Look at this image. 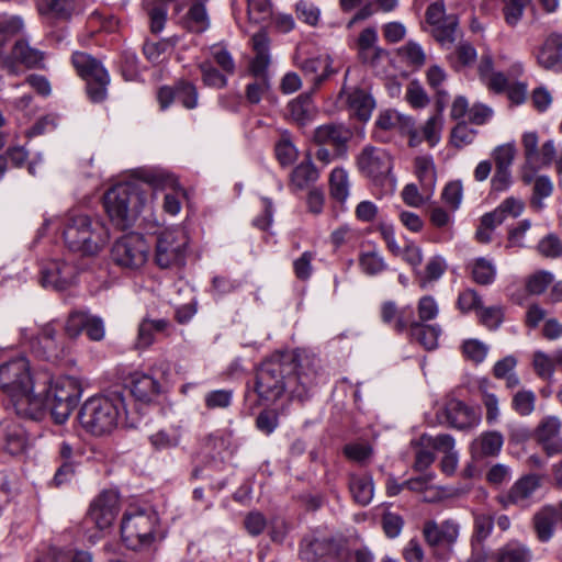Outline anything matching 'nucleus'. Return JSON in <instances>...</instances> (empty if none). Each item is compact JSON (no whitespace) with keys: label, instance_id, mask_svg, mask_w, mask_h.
I'll use <instances>...</instances> for the list:
<instances>
[{"label":"nucleus","instance_id":"1","mask_svg":"<svg viewBox=\"0 0 562 562\" xmlns=\"http://www.w3.org/2000/svg\"><path fill=\"white\" fill-rule=\"evenodd\" d=\"M318 370L314 358L295 352H276L256 372L255 391L258 397L274 403L284 394L300 402L310 398L317 385Z\"/></svg>","mask_w":562,"mask_h":562},{"label":"nucleus","instance_id":"2","mask_svg":"<svg viewBox=\"0 0 562 562\" xmlns=\"http://www.w3.org/2000/svg\"><path fill=\"white\" fill-rule=\"evenodd\" d=\"M146 203L147 195L137 182L116 183L103 198L105 212L120 231L133 227Z\"/></svg>","mask_w":562,"mask_h":562},{"label":"nucleus","instance_id":"3","mask_svg":"<svg viewBox=\"0 0 562 562\" xmlns=\"http://www.w3.org/2000/svg\"><path fill=\"white\" fill-rule=\"evenodd\" d=\"M124 412L128 415L125 400L121 393L113 392L111 396H91L81 406L78 413L80 426L94 436L110 432L117 424Z\"/></svg>","mask_w":562,"mask_h":562},{"label":"nucleus","instance_id":"4","mask_svg":"<svg viewBox=\"0 0 562 562\" xmlns=\"http://www.w3.org/2000/svg\"><path fill=\"white\" fill-rule=\"evenodd\" d=\"M158 516L154 510L127 512L121 524L122 540L132 550L148 548L155 540Z\"/></svg>","mask_w":562,"mask_h":562},{"label":"nucleus","instance_id":"5","mask_svg":"<svg viewBox=\"0 0 562 562\" xmlns=\"http://www.w3.org/2000/svg\"><path fill=\"white\" fill-rule=\"evenodd\" d=\"M108 239L102 222L87 214L72 216V251L83 257H94Z\"/></svg>","mask_w":562,"mask_h":562},{"label":"nucleus","instance_id":"6","mask_svg":"<svg viewBox=\"0 0 562 562\" xmlns=\"http://www.w3.org/2000/svg\"><path fill=\"white\" fill-rule=\"evenodd\" d=\"M72 66L86 82V91L90 101L102 102L108 95L110 75L101 61L86 53H72Z\"/></svg>","mask_w":562,"mask_h":562},{"label":"nucleus","instance_id":"7","mask_svg":"<svg viewBox=\"0 0 562 562\" xmlns=\"http://www.w3.org/2000/svg\"><path fill=\"white\" fill-rule=\"evenodd\" d=\"M189 237L183 228L166 229L156 238L154 260L161 269L180 268L186 265Z\"/></svg>","mask_w":562,"mask_h":562},{"label":"nucleus","instance_id":"8","mask_svg":"<svg viewBox=\"0 0 562 562\" xmlns=\"http://www.w3.org/2000/svg\"><path fill=\"white\" fill-rule=\"evenodd\" d=\"M46 371L31 373L30 362L24 357L12 359L0 364V389L9 396L40 386V381Z\"/></svg>","mask_w":562,"mask_h":562},{"label":"nucleus","instance_id":"9","mask_svg":"<svg viewBox=\"0 0 562 562\" xmlns=\"http://www.w3.org/2000/svg\"><path fill=\"white\" fill-rule=\"evenodd\" d=\"M422 532L428 547L435 549V558L438 561L446 562L453 554V546L458 540L460 526L453 519H447L441 524L435 520H426Z\"/></svg>","mask_w":562,"mask_h":562},{"label":"nucleus","instance_id":"10","mask_svg":"<svg viewBox=\"0 0 562 562\" xmlns=\"http://www.w3.org/2000/svg\"><path fill=\"white\" fill-rule=\"evenodd\" d=\"M111 258L121 268L139 269L147 261L148 245L139 234L125 235L112 246Z\"/></svg>","mask_w":562,"mask_h":562},{"label":"nucleus","instance_id":"11","mask_svg":"<svg viewBox=\"0 0 562 562\" xmlns=\"http://www.w3.org/2000/svg\"><path fill=\"white\" fill-rule=\"evenodd\" d=\"M43 63L44 53L23 38L16 40L7 53H0V68L9 75L21 74L22 68H42Z\"/></svg>","mask_w":562,"mask_h":562},{"label":"nucleus","instance_id":"12","mask_svg":"<svg viewBox=\"0 0 562 562\" xmlns=\"http://www.w3.org/2000/svg\"><path fill=\"white\" fill-rule=\"evenodd\" d=\"M50 375L44 373L40 386L30 387L10 396V402L15 414L22 418L41 420L45 416V398Z\"/></svg>","mask_w":562,"mask_h":562},{"label":"nucleus","instance_id":"13","mask_svg":"<svg viewBox=\"0 0 562 562\" xmlns=\"http://www.w3.org/2000/svg\"><path fill=\"white\" fill-rule=\"evenodd\" d=\"M50 375L44 373L40 386L30 387L10 396V402L15 414L22 418L41 420L45 416V398Z\"/></svg>","mask_w":562,"mask_h":562},{"label":"nucleus","instance_id":"14","mask_svg":"<svg viewBox=\"0 0 562 562\" xmlns=\"http://www.w3.org/2000/svg\"><path fill=\"white\" fill-rule=\"evenodd\" d=\"M426 22L432 26V37L445 48H451L457 40L459 19L456 14H446L442 0L428 5L425 13Z\"/></svg>","mask_w":562,"mask_h":562},{"label":"nucleus","instance_id":"15","mask_svg":"<svg viewBox=\"0 0 562 562\" xmlns=\"http://www.w3.org/2000/svg\"><path fill=\"white\" fill-rule=\"evenodd\" d=\"M357 166L363 176L378 184H383L391 176L393 160L385 149L368 145L358 155Z\"/></svg>","mask_w":562,"mask_h":562},{"label":"nucleus","instance_id":"16","mask_svg":"<svg viewBox=\"0 0 562 562\" xmlns=\"http://www.w3.org/2000/svg\"><path fill=\"white\" fill-rule=\"evenodd\" d=\"M436 415L440 424H447L459 430L471 429L477 426L481 420L480 414L457 398L447 401Z\"/></svg>","mask_w":562,"mask_h":562},{"label":"nucleus","instance_id":"17","mask_svg":"<svg viewBox=\"0 0 562 562\" xmlns=\"http://www.w3.org/2000/svg\"><path fill=\"white\" fill-rule=\"evenodd\" d=\"M335 552V539L321 530L306 532L299 543V558L303 562H318Z\"/></svg>","mask_w":562,"mask_h":562},{"label":"nucleus","instance_id":"18","mask_svg":"<svg viewBox=\"0 0 562 562\" xmlns=\"http://www.w3.org/2000/svg\"><path fill=\"white\" fill-rule=\"evenodd\" d=\"M562 422L557 416L543 417L533 430V439L548 457L562 454Z\"/></svg>","mask_w":562,"mask_h":562},{"label":"nucleus","instance_id":"19","mask_svg":"<svg viewBox=\"0 0 562 562\" xmlns=\"http://www.w3.org/2000/svg\"><path fill=\"white\" fill-rule=\"evenodd\" d=\"M541 486V477L538 474L529 473L519 477L506 494L498 497L503 507L510 505L526 508L530 505L531 498Z\"/></svg>","mask_w":562,"mask_h":562},{"label":"nucleus","instance_id":"20","mask_svg":"<svg viewBox=\"0 0 562 562\" xmlns=\"http://www.w3.org/2000/svg\"><path fill=\"white\" fill-rule=\"evenodd\" d=\"M117 514L119 494L115 491L108 490L100 493L92 502L88 517L100 530H103L113 524Z\"/></svg>","mask_w":562,"mask_h":562},{"label":"nucleus","instance_id":"21","mask_svg":"<svg viewBox=\"0 0 562 562\" xmlns=\"http://www.w3.org/2000/svg\"><path fill=\"white\" fill-rule=\"evenodd\" d=\"M351 137V131L342 124H325L314 131V142L319 146L331 145L337 157L346 155Z\"/></svg>","mask_w":562,"mask_h":562},{"label":"nucleus","instance_id":"22","mask_svg":"<svg viewBox=\"0 0 562 562\" xmlns=\"http://www.w3.org/2000/svg\"><path fill=\"white\" fill-rule=\"evenodd\" d=\"M46 394L52 395L50 414L54 422L63 425L70 416V379L65 378L48 384Z\"/></svg>","mask_w":562,"mask_h":562},{"label":"nucleus","instance_id":"23","mask_svg":"<svg viewBox=\"0 0 562 562\" xmlns=\"http://www.w3.org/2000/svg\"><path fill=\"white\" fill-rule=\"evenodd\" d=\"M538 65L554 72H562V34L550 33L536 54Z\"/></svg>","mask_w":562,"mask_h":562},{"label":"nucleus","instance_id":"24","mask_svg":"<svg viewBox=\"0 0 562 562\" xmlns=\"http://www.w3.org/2000/svg\"><path fill=\"white\" fill-rule=\"evenodd\" d=\"M81 333L92 341H101L105 336L102 318L85 311H72V339Z\"/></svg>","mask_w":562,"mask_h":562},{"label":"nucleus","instance_id":"25","mask_svg":"<svg viewBox=\"0 0 562 562\" xmlns=\"http://www.w3.org/2000/svg\"><path fill=\"white\" fill-rule=\"evenodd\" d=\"M559 518V510L551 505H546L533 514L532 528L540 542H548L553 538Z\"/></svg>","mask_w":562,"mask_h":562},{"label":"nucleus","instance_id":"26","mask_svg":"<svg viewBox=\"0 0 562 562\" xmlns=\"http://www.w3.org/2000/svg\"><path fill=\"white\" fill-rule=\"evenodd\" d=\"M414 311L406 306L398 308L395 302L386 301L381 305V319L391 326L397 334L408 330L409 324L414 321Z\"/></svg>","mask_w":562,"mask_h":562},{"label":"nucleus","instance_id":"27","mask_svg":"<svg viewBox=\"0 0 562 562\" xmlns=\"http://www.w3.org/2000/svg\"><path fill=\"white\" fill-rule=\"evenodd\" d=\"M375 126L383 131L398 130L400 132L408 133L411 136V145H413L414 139L417 137L412 117L404 116L393 110L381 112L375 122Z\"/></svg>","mask_w":562,"mask_h":562},{"label":"nucleus","instance_id":"28","mask_svg":"<svg viewBox=\"0 0 562 562\" xmlns=\"http://www.w3.org/2000/svg\"><path fill=\"white\" fill-rule=\"evenodd\" d=\"M70 269L65 261H54L42 272V285L63 292L69 288Z\"/></svg>","mask_w":562,"mask_h":562},{"label":"nucleus","instance_id":"29","mask_svg":"<svg viewBox=\"0 0 562 562\" xmlns=\"http://www.w3.org/2000/svg\"><path fill=\"white\" fill-rule=\"evenodd\" d=\"M171 327L169 321L165 318L150 319L144 318L138 325V334L136 347L139 349L148 348L153 345L157 334L168 335V329Z\"/></svg>","mask_w":562,"mask_h":562},{"label":"nucleus","instance_id":"30","mask_svg":"<svg viewBox=\"0 0 562 562\" xmlns=\"http://www.w3.org/2000/svg\"><path fill=\"white\" fill-rule=\"evenodd\" d=\"M160 383L148 374H134L132 378L131 394L142 403L151 402L159 393Z\"/></svg>","mask_w":562,"mask_h":562},{"label":"nucleus","instance_id":"31","mask_svg":"<svg viewBox=\"0 0 562 562\" xmlns=\"http://www.w3.org/2000/svg\"><path fill=\"white\" fill-rule=\"evenodd\" d=\"M288 110L294 122L299 125H305L311 122L315 114L316 108L312 99V92H305L297 95L288 103Z\"/></svg>","mask_w":562,"mask_h":562},{"label":"nucleus","instance_id":"32","mask_svg":"<svg viewBox=\"0 0 562 562\" xmlns=\"http://www.w3.org/2000/svg\"><path fill=\"white\" fill-rule=\"evenodd\" d=\"M440 333L441 330L438 326L426 325L417 321H413L408 328L411 339L419 344L426 350H434L438 347Z\"/></svg>","mask_w":562,"mask_h":562},{"label":"nucleus","instance_id":"33","mask_svg":"<svg viewBox=\"0 0 562 562\" xmlns=\"http://www.w3.org/2000/svg\"><path fill=\"white\" fill-rule=\"evenodd\" d=\"M319 178V171L313 164L311 155L301 161L291 172V187L296 190H304Z\"/></svg>","mask_w":562,"mask_h":562},{"label":"nucleus","instance_id":"34","mask_svg":"<svg viewBox=\"0 0 562 562\" xmlns=\"http://www.w3.org/2000/svg\"><path fill=\"white\" fill-rule=\"evenodd\" d=\"M204 3L205 2H195L183 16V27L188 32L201 34L210 27V18Z\"/></svg>","mask_w":562,"mask_h":562},{"label":"nucleus","instance_id":"35","mask_svg":"<svg viewBox=\"0 0 562 562\" xmlns=\"http://www.w3.org/2000/svg\"><path fill=\"white\" fill-rule=\"evenodd\" d=\"M347 103L350 111L360 121H368L375 106V102L371 94L363 89H355L348 94Z\"/></svg>","mask_w":562,"mask_h":562},{"label":"nucleus","instance_id":"36","mask_svg":"<svg viewBox=\"0 0 562 562\" xmlns=\"http://www.w3.org/2000/svg\"><path fill=\"white\" fill-rule=\"evenodd\" d=\"M349 491L353 501L360 506H367L373 498V480L370 475L351 474L349 476Z\"/></svg>","mask_w":562,"mask_h":562},{"label":"nucleus","instance_id":"37","mask_svg":"<svg viewBox=\"0 0 562 562\" xmlns=\"http://www.w3.org/2000/svg\"><path fill=\"white\" fill-rule=\"evenodd\" d=\"M504 438L498 431H485L475 439L472 448L481 457L497 456L503 447Z\"/></svg>","mask_w":562,"mask_h":562},{"label":"nucleus","instance_id":"38","mask_svg":"<svg viewBox=\"0 0 562 562\" xmlns=\"http://www.w3.org/2000/svg\"><path fill=\"white\" fill-rule=\"evenodd\" d=\"M3 448L10 454L21 453L26 446L25 430L16 424H8L2 429Z\"/></svg>","mask_w":562,"mask_h":562},{"label":"nucleus","instance_id":"39","mask_svg":"<svg viewBox=\"0 0 562 562\" xmlns=\"http://www.w3.org/2000/svg\"><path fill=\"white\" fill-rule=\"evenodd\" d=\"M468 268L471 271L472 280L480 285H490L495 281L496 267L486 258H475Z\"/></svg>","mask_w":562,"mask_h":562},{"label":"nucleus","instance_id":"40","mask_svg":"<svg viewBox=\"0 0 562 562\" xmlns=\"http://www.w3.org/2000/svg\"><path fill=\"white\" fill-rule=\"evenodd\" d=\"M301 69L305 75H316L318 70L323 69L322 75L313 78L314 87H319L330 75L336 70L331 67V59L327 56L325 58H310L302 63Z\"/></svg>","mask_w":562,"mask_h":562},{"label":"nucleus","instance_id":"41","mask_svg":"<svg viewBox=\"0 0 562 562\" xmlns=\"http://www.w3.org/2000/svg\"><path fill=\"white\" fill-rule=\"evenodd\" d=\"M329 193L334 200L340 203L347 200L349 195V180L348 173L344 168L337 167L331 170L329 175Z\"/></svg>","mask_w":562,"mask_h":562},{"label":"nucleus","instance_id":"42","mask_svg":"<svg viewBox=\"0 0 562 562\" xmlns=\"http://www.w3.org/2000/svg\"><path fill=\"white\" fill-rule=\"evenodd\" d=\"M198 68L201 72V79L204 86L214 89H223L227 86V77L215 68L211 60L200 63Z\"/></svg>","mask_w":562,"mask_h":562},{"label":"nucleus","instance_id":"43","mask_svg":"<svg viewBox=\"0 0 562 562\" xmlns=\"http://www.w3.org/2000/svg\"><path fill=\"white\" fill-rule=\"evenodd\" d=\"M24 29L23 20L16 15H0V53L8 41L22 33Z\"/></svg>","mask_w":562,"mask_h":562},{"label":"nucleus","instance_id":"44","mask_svg":"<svg viewBox=\"0 0 562 562\" xmlns=\"http://www.w3.org/2000/svg\"><path fill=\"white\" fill-rule=\"evenodd\" d=\"M530 559L529 549L517 542L507 543L497 552V562H529Z\"/></svg>","mask_w":562,"mask_h":562},{"label":"nucleus","instance_id":"45","mask_svg":"<svg viewBox=\"0 0 562 562\" xmlns=\"http://www.w3.org/2000/svg\"><path fill=\"white\" fill-rule=\"evenodd\" d=\"M418 445L424 448H430L442 453H448L453 451L454 438L448 434H440L438 436L424 434L419 437Z\"/></svg>","mask_w":562,"mask_h":562},{"label":"nucleus","instance_id":"46","mask_svg":"<svg viewBox=\"0 0 562 562\" xmlns=\"http://www.w3.org/2000/svg\"><path fill=\"white\" fill-rule=\"evenodd\" d=\"M55 336L56 328L54 324L45 325L40 334L38 344L43 346L47 360L57 359L63 351V349H59V346L55 340Z\"/></svg>","mask_w":562,"mask_h":562},{"label":"nucleus","instance_id":"47","mask_svg":"<svg viewBox=\"0 0 562 562\" xmlns=\"http://www.w3.org/2000/svg\"><path fill=\"white\" fill-rule=\"evenodd\" d=\"M359 266L363 273L375 276L387 269V265L378 251H367L359 256Z\"/></svg>","mask_w":562,"mask_h":562},{"label":"nucleus","instance_id":"48","mask_svg":"<svg viewBox=\"0 0 562 562\" xmlns=\"http://www.w3.org/2000/svg\"><path fill=\"white\" fill-rule=\"evenodd\" d=\"M536 395L530 390H521L514 394L513 409L520 416H528L535 411Z\"/></svg>","mask_w":562,"mask_h":562},{"label":"nucleus","instance_id":"49","mask_svg":"<svg viewBox=\"0 0 562 562\" xmlns=\"http://www.w3.org/2000/svg\"><path fill=\"white\" fill-rule=\"evenodd\" d=\"M494 527L493 517L486 514H477L474 517V532L471 539V547L483 542L492 532Z\"/></svg>","mask_w":562,"mask_h":562},{"label":"nucleus","instance_id":"50","mask_svg":"<svg viewBox=\"0 0 562 562\" xmlns=\"http://www.w3.org/2000/svg\"><path fill=\"white\" fill-rule=\"evenodd\" d=\"M476 131L469 127L465 122L458 123L451 131L450 143L453 147L461 149L473 143Z\"/></svg>","mask_w":562,"mask_h":562},{"label":"nucleus","instance_id":"51","mask_svg":"<svg viewBox=\"0 0 562 562\" xmlns=\"http://www.w3.org/2000/svg\"><path fill=\"white\" fill-rule=\"evenodd\" d=\"M177 99L189 110L198 106L199 92L192 82L180 81L177 83Z\"/></svg>","mask_w":562,"mask_h":562},{"label":"nucleus","instance_id":"52","mask_svg":"<svg viewBox=\"0 0 562 562\" xmlns=\"http://www.w3.org/2000/svg\"><path fill=\"white\" fill-rule=\"evenodd\" d=\"M270 88L271 83L269 77L255 78L252 82L246 86V100L250 104H258Z\"/></svg>","mask_w":562,"mask_h":562},{"label":"nucleus","instance_id":"53","mask_svg":"<svg viewBox=\"0 0 562 562\" xmlns=\"http://www.w3.org/2000/svg\"><path fill=\"white\" fill-rule=\"evenodd\" d=\"M552 282V273L541 270L528 277L526 290L529 294L539 295L542 294Z\"/></svg>","mask_w":562,"mask_h":562},{"label":"nucleus","instance_id":"54","mask_svg":"<svg viewBox=\"0 0 562 562\" xmlns=\"http://www.w3.org/2000/svg\"><path fill=\"white\" fill-rule=\"evenodd\" d=\"M405 100L414 109H424L429 103V98L418 81H411L407 86Z\"/></svg>","mask_w":562,"mask_h":562},{"label":"nucleus","instance_id":"55","mask_svg":"<svg viewBox=\"0 0 562 562\" xmlns=\"http://www.w3.org/2000/svg\"><path fill=\"white\" fill-rule=\"evenodd\" d=\"M70 0H42L40 10L55 19H68Z\"/></svg>","mask_w":562,"mask_h":562},{"label":"nucleus","instance_id":"56","mask_svg":"<svg viewBox=\"0 0 562 562\" xmlns=\"http://www.w3.org/2000/svg\"><path fill=\"white\" fill-rule=\"evenodd\" d=\"M482 306V299L480 294L473 289H465L459 293L457 300V307L463 313H470L471 311H479Z\"/></svg>","mask_w":562,"mask_h":562},{"label":"nucleus","instance_id":"57","mask_svg":"<svg viewBox=\"0 0 562 562\" xmlns=\"http://www.w3.org/2000/svg\"><path fill=\"white\" fill-rule=\"evenodd\" d=\"M462 193V183L460 181H451L443 188L441 199L450 211L454 212L461 204Z\"/></svg>","mask_w":562,"mask_h":562},{"label":"nucleus","instance_id":"58","mask_svg":"<svg viewBox=\"0 0 562 562\" xmlns=\"http://www.w3.org/2000/svg\"><path fill=\"white\" fill-rule=\"evenodd\" d=\"M531 0H508L503 9L504 18L509 26H515L521 20L525 8Z\"/></svg>","mask_w":562,"mask_h":562},{"label":"nucleus","instance_id":"59","mask_svg":"<svg viewBox=\"0 0 562 562\" xmlns=\"http://www.w3.org/2000/svg\"><path fill=\"white\" fill-rule=\"evenodd\" d=\"M295 12L299 20L311 26L317 25L321 11L314 3L300 0L295 5Z\"/></svg>","mask_w":562,"mask_h":562},{"label":"nucleus","instance_id":"60","mask_svg":"<svg viewBox=\"0 0 562 562\" xmlns=\"http://www.w3.org/2000/svg\"><path fill=\"white\" fill-rule=\"evenodd\" d=\"M480 323L488 329H496L503 322V310L499 306L480 307L476 312Z\"/></svg>","mask_w":562,"mask_h":562},{"label":"nucleus","instance_id":"61","mask_svg":"<svg viewBox=\"0 0 562 562\" xmlns=\"http://www.w3.org/2000/svg\"><path fill=\"white\" fill-rule=\"evenodd\" d=\"M233 391L215 390L205 394L204 403L206 408H227L232 404Z\"/></svg>","mask_w":562,"mask_h":562},{"label":"nucleus","instance_id":"62","mask_svg":"<svg viewBox=\"0 0 562 562\" xmlns=\"http://www.w3.org/2000/svg\"><path fill=\"white\" fill-rule=\"evenodd\" d=\"M515 155L516 147L513 143L499 145L492 153L496 168H510Z\"/></svg>","mask_w":562,"mask_h":562},{"label":"nucleus","instance_id":"63","mask_svg":"<svg viewBox=\"0 0 562 562\" xmlns=\"http://www.w3.org/2000/svg\"><path fill=\"white\" fill-rule=\"evenodd\" d=\"M538 250L547 258H558L562 256V241L557 235L549 234L539 241Z\"/></svg>","mask_w":562,"mask_h":562},{"label":"nucleus","instance_id":"64","mask_svg":"<svg viewBox=\"0 0 562 562\" xmlns=\"http://www.w3.org/2000/svg\"><path fill=\"white\" fill-rule=\"evenodd\" d=\"M462 350L469 360L480 363L486 358L488 348L477 339H469L463 342Z\"/></svg>","mask_w":562,"mask_h":562}]
</instances>
